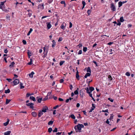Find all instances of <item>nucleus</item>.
<instances>
[{
	"mask_svg": "<svg viewBox=\"0 0 135 135\" xmlns=\"http://www.w3.org/2000/svg\"><path fill=\"white\" fill-rule=\"evenodd\" d=\"M70 117H71L73 119H75V117L74 115L73 114H72L70 116Z\"/></svg>",
	"mask_w": 135,
	"mask_h": 135,
	"instance_id": "obj_28",
	"label": "nucleus"
},
{
	"mask_svg": "<svg viewBox=\"0 0 135 135\" xmlns=\"http://www.w3.org/2000/svg\"><path fill=\"white\" fill-rule=\"evenodd\" d=\"M58 128L56 127H55L54 130L52 131L53 133L57 132L58 131Z\"/></svg>",
	"mask_w": 135,
	"mask_h": 135,
	"instance_id": "obj_32",
	"label": "nucleus"
},
{
	"mask_svg": "<svg viewBox=\"0 0 135 135\" xmlns=\"http://www.w3.org/2000/svg\"><path fill=\"white\" fill-rule=\"evenodd\" d=\"M69 99V100H73V101H75L76 98H75L74 97V98L70 97Z\"/></svg>",
	"mask_w": 135,
	"mask_h": 135,
	"instance_id": "obj_39",
	"label": "nucleus"
},
{
	"mask_svg": "<svg viewBox=\"0 0 135 135\" xmlns=\"http://www.w3.org/2000/svg\"><path fill=\"white\" fill-rule=\"evenodd\" d=\"M10 92V90L9 89H8L7 90H5V93L6 94L9 93Z\"/></svg>",
	"mask_w": 135,
	"mask_h": 135,
	"instance_id": "obj_34",
	"label": "nucleus"
},
{
	"mask_svg": "<svg viewBox=\"0 0 135 135\" xmlns=\"http://www.w3.org/2000/svg\"><path fill=\"white\" fill-rule=\"evenodd\" d=\"M36 99L37 101H41L42 100V98L40 96L37 97H36Z\"/></svg>",
	"mask_w": 135,
	"mask_h": 135,
	"instance_id": "obj_10",
	"label": "nucleus"
},
{
	"mask_svg": "<svg viewBox=\"0 0 135 135\" xmlns=\"http://www.w3.org/2000/svg\"><path fill=\"white\" fill-rule=\"evenodd\" d=\"M58 116H57V118H61L62 116V115L60 113H58Z\"/></svg>",
	"mask_w": 135,
	"mask_h": 135,
	"instance_id": "obj_58",
	"label": "nucleus"
},
{
	"mask_svg": "<svg viewBox=\"0 0 135 135\" xmlns=\"http://www.w3.org/2000/svg\"><path fill=\"white\" fill-rule=\"evenodd\" d=\"M53 1V0H49L47 1L48 3H51Z\"/></svg>",
	"mask_w": 135,
	"mask_h": 135,
	"instance_id": "obj_62",
	"label": "nucleus"
},
{
	"mask_svg": "<svg viewBox=\"0 0 135 135\" xmlns=\"http://www.w3.org/2000/svg\"><path fill=\"white\" fill-rule=\"evenodd\" d=\"M54 121V119L52 118L51 119V120L48 123V124L49 125H52L53 124V123Z\"/></svg>",
	"mask_w": 135,
	"mask_h": 135,
	"instance_id": "obj_9",
	"label": "nucleus"
},
{
	"mask_svg": "<svg viewBox=\"0 0 135 135\" xmlns=\"http://www.w3.org/2000/svg\"><path fill=\"white\" fill-rule=\"evenodd\" d=\"M20 88L21 89H23L24 88V86H23V84L21 82L20 83Z\"/></svg>",
	"mask_w": 135,
	"mask_h": 135,
	"instance_id": "obj_23",
	"label": "nucleus"
},
{
	"mask_svg": "<svg viewBox=\"0 0 135 135\" xmlns=\"http://www.w3.org/2000/svg\"><path fill=\"white\" fill-rule=\"evenodd\" d=\"M30 62H28V65H31L33 64V63H32V62L33 61H32V59H30Z\"/></svg>",
	"mask_w": 135,
	"mask_h": 135,
	"instance_id": "obj_26",
	"label": "nucleus"
},
{
	"mask_svg": "<svg viewBox=\"0 0 135 135\" xmlns=\"http://www.w3.org/2000/svg\"><path fill=\"white\" fill-rule=\"evenodd\" d=\"M122 2L120 1L118 3V6L119 7H120L122 5Z\"/></svg>",
	"mask_w": 135,
	"mask_h": 135,
	"instance_id": "obj_29",
	"label": "nucleus"
},
{
	"mask_svg": "<svg viewBox=\"0 0 135 135\" xmlns=\"http://www.w3.org/2000/svg\"><path fill=\"white\" fill-rule=\"evenodd\" d=\"M110 8L111 10L113 12L115 11L116 10L115 6L114 5L113 3H112L110 4Z\"/></svg>",
	"mask_w": 135,
	"mask_h": 135,
	"instance_id": "obj_4",
	"label": "nucleus"
},
{
	"mask_svg": "<svg viewBox=\"0 0 135 135\" xmlns=\"http://www.w3.org/2000/svg\"><path fill=\"white\" fill-rule=\"evenodd\" d=\"M52 42L53 43L52 44V47L54 48L55 47V46L56 45V43L55 41L54 40H53L52 41Z\"/></svg>",
	"mask_w": 135,
	"mask_h": 135,
	"instance_id": "obj_15",
	"label": "nucleus"
},
{
	"mask_svg": "<svg viewBox=\"0 0 135 135\" xmlns=\"http://www.w3.org/2000/svg\"><path fill=\"white\" fill-rule=\"evenodd\" d=\"M89 89H90V91L91 93L92 91L94 90V88L93 87H90Z\"/></svg>",
	"mask_w": 135,
	"mask_h": 135,
	"instance_id": "obj_35",
	"label": "nucleus"
},
{
	"mask_svg": "<svg viewBox=\"0 0 135 135\" xmlns=\"http://www.w3.org/2000/svg\"><path fill=\"white\" fill-rule=\"evenodd\" d=\"M62 133V132H58L56 134V135H60Z\"/></svg>",
	"mask_w": 135,
	"mask_h": 135,
	"instance_id": "obj_57",
	"label": "nucleus"
},
{
	"mask_svg": "<svg viewBox=\"0 0 135 135\" xmlns=\"http://www.w3.org/2000/svg\"><path fill=\"white\" fill-rule=\"evenodd\" d=\"M69 68L70 69V70L71 71H72V70H73L74 72H75V70L74 69L72 68V67L71 66H70L69 67Z\"/></svg>",
	"mask_w": 135,
	"mask_h": 135,
	"instance_id": "obj_36",
	"label": "nucleus"
},
{
	"mask_svg": "<svg viewBox=\"0 0 135 135\" xmlns=\"http://www.w3.org/2000/svg\"><path fill=\"white\" fill-rule=\"evenodd\" d=\"M6 19L7 20H10V16H8V15L6 17Z\"/></svg>",
	"mask_w": 135,
	"mask_h": 135,
	"instance_id": "obj_64",
	"label": "nucleus"
},
{
	"mask_svg": "<svg viewBox=\"0 0 135 135\" xmlns=\"http://www.w3.org/2000/svg\"><path fill=\"white\" fill-rule=\"evenodd\" d=\"M87 48L86 47H84L83 49V51L85 52L87 50Z\"/></svg>",
	"mask_w": 135,
	"mask_h": 135,
	"instance_id": "obj_40",
	"label": "nucleus"
},
{
	"mask_svg": "<svg viewBox=\"0 0 135 135\" xmlns=\"http://www.w3.org/2000/svg\"><path fill=\"white\" fill-rule=\"evenodd\" d=\"M52 131V128L51 127L49 128L48 129V132L49 133H51Z\"/></svg>",
	"mask_w": 135,
	"mask_h": 135,
	"instance_id": "obj_25",
	"label": "nucleus"
},
{
	"mask_svg": "<svg viewBox=\"0 0 135 135\" xmlns=\"http://www.w3.org/2000/svg\"><path fill=\"white\" fill-rule=\"evenodd\" d=\"M3 7L2 8V10L8 13L9 12V10H8L5 8V7H4V6H3Z\"/></svg>",
	"mask_w": 135,
	"mask_h": 135,
	"instance_id": "obj_19",
	"label": "nucleus"
},
{
	"mask_svg": "<svg viewBox=\"0 0 135 135\" xmlns=\"http://www.w3.org/2000/svg\"><path fill=\"white\" fill-rule=\"evenodd\" d=\"M52 97H53V98L54 100H57V98L56 97H55V96L53 95L52 96Z\"/></svg>",
	"mask_w": 135,
	"mask_h": 135,
	"instance_id": "obj_44",
	"label": "nucleus"
},
{
	"mask_svg": "<svg viewBox=\"0 0 135 135\" xmlns=\"http://www.w3.org/2000/svg\"><path fill=\"white\" fill-rule=\"evenodd\" d=\"M46 23L47 24V30H49L51 27L52 26L50 23V22H47Z\"/></svg>",
	"mask_w": 135,
	"mask_h": 135,
	"instance_id": "obj_7",
	"label": "nucleus"
},
{
	"mask_svg": "<svg viewBox=\"0 0 135 135\" xmlns=\"http://www.w3.org/2000/svg\"><path fill=\"white\" fill-rule=\"evenodd\" d=\"M78 72L77 70L76 71V79H79L78 78H79V76L78 74Z\"/></svg>",
	"mask_w": 135,
	"mask_h": 135,
	"instance_id": "obj_46",
	"label": "nucleus"
},
{
	"mask_svg": "<svg viewBox=\"0 0 135 135\" xmlns=\"http://www.w3.org/2000/svg\"><path fill=\"white\" fill-rule=\"evenodd\" d=\"M6 1L3 2H1L0 5L3 6H4V3Z\"/></svg>",
	"mask_w": 135,
	"mask_h": 135,
	"instance_id": "obj_45",
	"label": "nucleus"
},
{
	"mask_svg": "<svg viewBox=\"0 0 135 135\" xmlns=\"http://www.w3.org/2000/svg\"><path fill=\"white\" fill-rule=\"evenodd\" d=\"M31 95V94L29 93H27L26 95V98L28 97Z\"/></svg>",
	"mask_w": 135,
	"mask_h": 135,
	"instance_id": "obj_54",
	"label": "nucleus"
},
{
	"mask_svg": "<svg viewBox=\"0 0 135 135\" xmlns=\"http://www.w3.org/2000/svg\"><path fill=\"white\" fill-rule=\"evenodd\" d=\"M65 62V61H61L59 63L60 65L62 66Z\"/></svg>",
	"mask_w": 135,
	"mask_h": 135,
	"instance_id": "obj_37",
	"label": "nucleus"
},
{
	"mask_svg": "<svg viewBox=\"0 0 135 135\" xmlns=\"http://www.w3.org/2000/svg\"><path fill=\"white\" fill-rule=\"evenodd\" d=\"M14 85L13 86L17 84H18L19 83V81L18 79H15L13 81Z\"/></svg>",
	"mask_w": 135,
	"mask_h": 135,
	"instance_id": "obj_5",
	"label": "nucleus"
},
{
	"mask_svg": "<svg viewBox=\"0 0 135 135\" xmlns=\"http://www.w3.org/2000/svg\"><path fill=\"white\" fill-rule=\"evenodd\" d=\"M10 102H6V104H6V105H7V104H9V105H13V104H11V103H10ZM14 105H13L12 106H13Z\"/></svg>",
	"mask_w": 135,
	"mask_h": 135,
	"instance_id": "obj_43",
	"label": "nucleus"
},
{
	"mask_svg": "<svg viewBox=\"0 0 135 135\" xmlns=\"http://www.w3.org/2000/svg\"><path fill=\"white\" fill-rule=\"evenodd\" d=\"M22 42L23 44L24 45H26L27 44V42H26V41L24 40H23Z\"/></svg>",
	"mask_w": 135,
	"mask_h": 135,
	"instance_id": "obj_51",
	"label": "nucleus"
},
{
	"mask_svg": "<svg viewBox=\"0 0 135 135\" xmlns=\"http://www.w3.org/2000/svg\"><path fill=\"white\" fill-rule=\"evenodd\" d=\"M108 78L110 80H111L112 79V76L110 75H109Z\"/></svg>",
	"mask_w": 135,
	"mask_h": 135,
	"instance_id": "obj_50",
	"label": "nucleus"
},
{
	"mask_svg": "<svg viewBox=\"0 0 135 135\" xmlns=\"http://www.w3.org/2000/svg\"><path fill=\"white\" fill-rule=\"evenodd\" d=\"M61 28L63 30L65 29L64 26L63 25H61L60 26Z\"/></svg>",
	"mask_w": 135,
	"mask_h": 135,
	"instance_id": "obj_53",
	"label": "nucleus"
},
{
	"mask_svg": "<svg viewBox=\"0 0 135 135\" xmlns=\"http://www.w3.org/2000/svg\"><path fill=\"white\" fill-rule=\"evenodd\" d=\"M32 115L34 117H36L37 116V114L35 112H33L31 113Z\"/></svg>",
	"mask_w": 135,
	"mask_h": 135,
	"instance_id": "obj_13",
	"label": "nucleus"
},
{
	"mask_svg": "<svg viewBox=\"0 0 135 135\" xmlns=\"http://www.w3.org/2000/svg\"><path fill=\"white\" fill-rule=\"evenodd\" d=\"M120 21L121 22H122L124 21V20L123 19V17L122 16L120 18Z\"/></svg>",
	"mask_w": 135,
	"mask_h": 135,
	"instance_id": "obj_30",
	"label": "nucleus"
},
{
	"mask_svg": "<svg viewBox=\"0 0 135 135\" xmlns=\"http://www.w3.org/2000/svg\"><path fill=\"white\" fill-rule=\"evenodd\" d=\"M15 64V63L13 61L12 62L11 64L9 66V67H13V65Z\"/></svg>",
	"mask_w": 135,
	"mask_h": 135,
	"instance_id": "obj_24",
	"label": "nucleus"
},
{
	"mask_svg": "<svg viewBox=\"0 0 135 135\" xmlns=\"http://www.w3.org/2000/svg\"><path fill=\"white\" fill-rule=\"evenodd\" d=\"M80 94L81 97H83L84 94L83 92V91L81 90L80 91Z\"/></svg>",
	"mask_w": 135,
	"mask_h": 135,
	"instance_id": "obj_22",
	"label": "nucleus"
},
{
	"mask_svg": "<svg viewBox=\"0 0 135 135\" xmlns=\"http://www.w3.org/2000/svg\"><path fill=\"white\" fill-rule=\"evenodd\" d=\"M27 54L28 57L30 58V57L32 55V53L30 52V51L28 50L27 52Z\"/></svg>",
	"mask_w": 135,
	"mask_h": 135,
	"instance_id": "obj_17",
	"label": "nucleus"
},
{
	"mask_svg": "<svg viewBox=\"0 0 135 135\" xmlns=\"http://www.w3.org/2000/svg\"><path fill=\"white\" fill-rule=\"evenodd\" d=\"M82 51L81 50H79V52H78V54L80 55V54H82Z\"/></svg>",
	"mask_w": 135,
	"mask_h": 135,
	"instance_id": "obj_63",
	"label": "nucleus"
},
{
	"mask_svg": "<svg viewBox=\"0 0 135 135\" xmlns=\"http://www.w3.org/2000/svg\"><path fill=\"white\" fill-rule=\"evenodd\" d=\"M76 127H77L78 131L79 132H80L81 131V128H83L84 127V126L82 124H78V125L76 126Z\"/></svg>",
	"mask_w": 135,
	"mask_h": 135,
	"instance_id": "obj_2",
	"label": "nucleus"
},
{
	"mask_svg": "<svg viewBox=\"0 0 135 135\" xmlns=\"http://www.w3.org/2000/svg\"><path fill=\"white\" fill-rule=\"evenodd\" d=\"M30 99L33 101H36V99L35 97L33 96H31L30 97Z\"/></svg>",
	"mask_w": 135,
	"mask_h": 135,
	"instance_id": "obj_16",
	"label": "nucleus"
},
{
	"mask_svg": "<svg viewBox=\"0 0 135 135\" xmlns=\"http://www.w3.org/2000/svg\"><path fill=\"white\" fill-rule=\"evenodd\" d=\"M63 39V38L62 37H60L58 40V42H60Z\"/></svg>",
	"mask_w": 135,
	"mask_h": 135,
	"instance_id": "obj_52",
	"label": "nucleus"
},
{
	"mask_svg": "<svg viewBox=\"0 0 135 135\" xmlns=\"http://www.w3.org/2000/svg\"><path fill=\"white\" fill-rule=\"evenodd\" d=\"M42 112L44 113L47 112L48 111H52L53 110L52 109H51L50 110H49L48 107L47 106H45L43 107L41 109Z\"/></svg>",
	"mask_w": 135,
	"mask_h": 135,
	"instance_id": "obj_1",
	"label": "nucleus"
},
{
	"mask_svg": "<svg viewBox=\"0 0 135 135\" xmlns=\"http://www.w3.org/2000/svg\"><path fill=\"white\" fill-rule=\"evenodd\" d=\"M86 71L87 72H89V73H91V70L90 69L89 67H88L86 70Z\"/></svg>",
	"mask_w": 135,
	"mask_h": 135,
	"instance_id": "obj_33",
	"label": "nucleus"
},
{
	"mask_svg": "<svg viewBox=\"0 0 135 135\" xmlns=\"http://www.w3.org/2000/svg\"><path fill=\"white\" fill-rule=\"evenodd\" d=\"M39 8H42V9H44V4L43 3L42 4H40L38 5Z\"/></svg>",
	"mask_w": 135,
	"mask_h": 135,
	"instance_id": "obj_21",
	"label": "nucleus"
},
{
	"mask_svg": "<svg viewBox=\"0 0 135 135\" xmlns=\"http://www.w3.org/2000/svg\"><path fill=\"white\" fill-rule=\"evenodd\" d=\"M71 7L72 9H73V11H74V9H73L74 8H75V9L76 10V7L75 3H72V4H71Z\"/></svg>",
	"mask_w": 135,
	"mask_h": 135,
	"instance_id": "obj_12",
	"label": "nucleus"
},
{
	"mask_svg": "<svg viewBox=\"0 0 135 135\" xmlns=\"http://www.w3.org/2000/svg\"><path fill=\"white\" fill-rule=\"evenodd\" d=\"M89 96L91 97L92 98V99H93L94 101H95V100L94 99V98L92 96V94H91V93H90L89 94Z\"/></svg>",
	"mask_w": 135,
	"mask_h": 135,
	"instance_id": "obj_38",
	"label": "nucleus"
},
{
	"mask_svg": "<svg viewBox=\"0 0 135 135\" xmlns=\"http://www.w3.org/2000/svg\"><path fill=\"white\" fill-rule=\"evenodd\" d=\"M61 105H57L55 106L54 107H53V109H56L57 108H58L59 107L61 106Z\"/></svg>",
	"mask_w": 135,
	"mask_h": 135,
	"instance_id": "obj_27",
	"label": "nucleus"
},
{
	"mask_svg": "<svg viewBox=\"0 0 135 135\" xmlns=\"http://www.w3.org/2000/svg\"><path fill=\"white\" fill-rule=\"evenodd\" d=\"M27 103L26 104V105L28 106H29L30 108L31 109H33V110H35V109H33L34 108L33 105L34 104L32 103H28L29 102H26Z\"/></svg>",
	"mask_w": 135,
	"mask_h": 135,
	"instance_id": "obj_3",
	"label": "nucleus"
},
{
	"mask_svg": "<svg viewBox=\"0 0 135 135\" xmlns=\"http://www.w3.org/2000/svg\"><path fill=\"white\" fill-rule=\"evenodd\" d=\"M11 132V131H8L4 132V135H10Z\"/></svg>",
	"mask_w": 135,
	"mask_h": 135,
	"instance_id": "obj_18",
	"label": "nucleus"
},
{
	"mask_svg": "<svg viewBox=\"0 0 135 135\" xmlns=\"http://www.w3.org/2000/svg\"><path fill=\"white\" fill-rule=\"evenodd\" d=\"M69 25V27L70 28H71L72 26V24L70 22Z\"/></svg>",
	"mask_w": 135,
	"mask_h": 135,
	"instance_id": "obj_59",
	"label": "nucleus"
},
{
	"mask_svg": "<svg viewBox=\"0 0 135 135\" xmlns=\"http://www.w3.org/2000/svg\"><path fill=\"white\" fill-rule=\"evenodd\" d=\"M125 75L127 76H129L130 75V74L129 72H127L126 73Z\"/></svg>",
	"mask_w": 135,
	"mask_h": 135,
	"instance_id": "obj_48",
	"label": "nucleus"
},
{
	"mask_svg": "<svg viewBox=\"0 0 135 135\" xmlns=\"http://www.w3.org/2000/svg\"><path fill=\"white\" fill-rule=\"evenodd\" d=\"M91 10H88L87 11V13H88V15H90V13H91Z\"/></svg>",
	"mask_w": 135,
	"mask_h": 135,
	"instance_id": "obj_55",
	"label": "nucleus"
},
{
	"mask_svg": "<svg viewBox=\"0 0 135 135\" xmlns=\"http://www.w3.org/2000/svg\"><path fill=\"white\" fill-rule=\"evenodd\" d=\"M35 74V73L33 71H32L30 73L28 74V75L30 78H32L33 77V75Z\"/></svg>",
	"mask_w": 135,
	"mask_h": 135,
	"instance_id": "obj_14",
	"label": "nucleus"
},
{
	"mask_svg": "<svg viewBox=\"0 0 135 135\" xmlns=\"http://www.w3.org/2000/svg\"><path fill=\"white\" fill-rule=\"evenodd\" d=\"M9 123L8 122H6L5 123H4L3 124L4 126H6Z\"/></svg>",
	"mask_w": 135,
	"mask_h": 135,
	"instance_id": "obj_49",
	"label": "nucleus"
},
{
	"mask_svg": "<svg viewBox=\"0 0 135 135\" xmlns=\"http://www.w3.org/2000/svg\"><path fill=\"white\" fill-rule=\"evenodd\" d=\"M90 73H87L84 76L85 78H86L90 76Z\"/></svg>",
	"mask_w": 135,
	"mask_h": 135,
	"instance_id": "obj_20",
	"label": "nucleus"
},
{
	"mask_svg": "<svg viewBox=\"0 0 135 135\" xmlns=\"http://www.w3.org/2000/svg\"><path fill=\"white\" fill-rule=\"evenodd\" d=\"M73 131H71L70 132H68V134L69 135H71L72 133H73Z\"/></svg>",
	"mask_w": 135,
	"mask_h": 135,
	"instance_id": "obj_60",
	"label": "nucleus"
},
{
	"mask_svg": "<svg viewBox=\"0 0 135 135\" xmlns=\"http://www.w3.org/2000/svg\"><path fill=\"white\" fill-rule=\"evenodd\" d=\"M113 114H111L110 116V117L109 118V120H111V119H112L113 118V116L112 115Z\"/></svg>",
	"mask_w": 135,
	"mask_h": 135,
	"instance_id": "obj_47",
	"label": "nucleus"
},
{
	"mask_svg": "<svg viewBox=\"0 0 135 135\" xmlns=\"http://www.w3.org/2000/svg\"><path fill=\"white\" fill-rule=\"evenodd\" d=\"M109 51L110 52V53L109 54H112L114 53L113 51L114 52V50H112V49H110Z\"/></svg>",
	"mask_w": 135,
	"mask_h": 135,
	"instance_id": "obj_41",
	"label": "nucleus"
},
{
	"mask_svg": "<svg viewBox=\"0 0 135 135\" xmlns=\"http://www.w3.org/2000/svg\"><path fill=\"white\" fill-rule=\"evenodd\" d=\"M48 50H49V48H47V47L46 52H45L44 53V55L43 56V57L44 58L46 57V56L47 52H48Z\"/></svg>",
	"mask_w": 135,
	"mask_h": 135,
	"instance_id": "obj_11",
	"label": "nucleus"
},
{
	"mask_svg": "<svg viewBox=\"0 0 135 135\" xmlns=\"http://www.w3.org/2000/svg\"><path fill=\"white\" fill-rule=\"evenodd\" d=\"M102 112L108 113V109H107L105 110H102Z\"/></svg>",
	"mask_w": 135,
	"mask_h": 135,
	"instance_id": "obj_56",
	"label": "nucleus"
},
{
	"mask_svg": "<svg viewBox=\"0 0 135 135\" xmlns=\"http://www.w3.org/2000/svg\"><path fill=\"white\" fill-rule=\"evenodd\" d=\"M95 108V104L93 103L92 104V107H91V109H93L94 110Z\"/></svg>",
	"mask_w": 135,
	"mask_h": 135,
	"instance_id": "obj_42",
	"label": "nucleus"
},
{
	"mask_svg": "<svg viewBox=\"0 0 135 135\" xmlns=\"http://www.w3.org/2000/svg\"><path fill=\"white\" fill-rule=\"evenodd\" d=\"M50 94H51V92H48L47 95L46 96V97L45 98H43V101H45L47 100L48 99H49L48 98V96H49Z\"/></svg>",
	"mask_w": 135,
	"mask_h": 135,
	"instance_id": "obj_6",
	"label": "nucleus"
},
{
	"mask_svg": "<svg viewBox=\"0 0 135 135\" xmlns=\"http://www.w3.org/2000/svg\"><path fill=\"white\" fill-rule=\"evenodd\" d=\"M43 112H42L41 110H40L39 111L38 113V118L40 117L41 115H43L44 114Z\"/></svg>",
	"mask_w": 135,
	"mask_h": 135,
	"instance_id": "obj_8",
	"label": "nucleus"
},
{
	"mask_svg": "<svg viewBox=\"0 0 135 135\" xmlns=\"http://www.w3.org/2000/svg\"><path fill=\"white\" fill-rule=\"evenodd\" d=\"M8 52V50L7 49H6L4 50V52L6 54H7Z\"/></svg>",
	"mask_w": 135,
	"mask_h": 135,
	"instance_id": "obj_61",
	"label": "nucleus"
},
{
	"mask_svg": "<svg viewBox=\"0 0 135 135\" xmlns=\"http://www.w3.org/2000/svg\"><path fill=\"white\" fill-rule=\"evenodd\" d=\"M85 90H86L87 93L88 94H89L90 93H91V92L90 91V89H89L88 88H86L85 89Z\"/></svg>",
	"mask_w": 135,
	"mask_h": 135,
	"instance_id": "obj_31",
	"label": "nucleus"
}]
</instances>
